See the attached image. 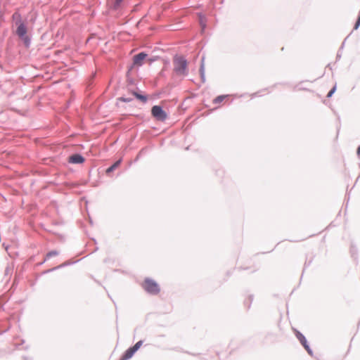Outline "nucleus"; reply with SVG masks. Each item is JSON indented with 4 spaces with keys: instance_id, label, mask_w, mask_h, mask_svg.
Listing matches in <instances>:
<instances>
[{
    "instance_id": "1",
    "label": "nucleus",
    "mask_w": 360,
    "mask_h": 360,
    "mask_svg": "<svg viewBox=\"0 0 360 360\" xmlns=\"http://www.w3.org/2000/svg\"><path fill=\"white\" fill-rule=\"evenodd\" d=\"M174 71L180 75H187V60L182 56L176 55L173 59Z\"/></svg>"
},
{
    "instance_id": "2",
    "label": "nucleus",
    "mask_w": 360,
    "mask_h": 360,
    "mask_svg": "<svg viewBox=\"0 0 360 360\" xmlns=\"http://www.w3.org/2000/svg\"><path fill=\"white\" fill-rule=\"evenodd\" d=\"M142 286L143 288L150 295H157L160 291L158 284L149 278L145 279Z\"/></svg>"
},
{
    "instance_id": "3",
    "label": "nucleus",
    "mask_w": 360,
    "mask_h": 360,
    "mask_svg": "<svg viewBox=\"0 0 360 360\" xmlns=\"http://www.w3.org/2000/svg\"><path fill=\"white\" fill-rule=\"evenodd\" d=\"M27 27L23 22H20L16 29L15 33L18 37L23 41L26 47H29L31 43L30 38L27 34Z\"/></svg>"
},
{
    "instance_id": "4",
    "label": "nucleus",
    "mask_w": 360,
    "mask_h": 360,
    "mask_svg": "<svg viewBox=\"0 0 360 360\" xmlns=\"http://www.w3.org/2000/svg\"><path fill=\"white\" fill-rule=\"evenodd\" d=\"M151 114L153 117L158 121L163 122L167 117V112L160 105H153L151 108Z\"/></svg>"
},
{
    "instance_id": "5",
    "label": "nucleus",
    "mask_w": 360,
    "mask_h": 360,
    "mask_svg": "<svg viewBox=\"0 0 360 360\" xmlns=\"http://www.w3.org/2000/svg\"><path fill=\"white\" fill-rule=\"evenodd\" d=\"M148 56L145 52H140L133 57V65L136 66H141L143 63L144 59Z\"/></svg>"
},
{
    "instance_id": "6",
    "label": "nucleus",
    "mask_w": 360,
    "mask_h": 360,
    "mask_svg": "<svg viewBox=\"0 0 360 360\" xmlns=\"http://www.w3.org/2000/svg\"><path fill=\"white\" fill-rule=\"evenodd\" d=\"M296 337L297 338V339L300 340V342H301V344L303 345V347H304V349L307 351V352L310 354V355H312V351L311 349L309 348V346L307 344V340L305 338V337L300 332L297 331L296 332Z\"/></svg>"
},
{
    "instance_id": "7",
    "label": "nucleus",
    "mask_w": 360,
    "mask_h": 360,
    "mask_svg": "<svg viewBox=\"0 0 360 360\" xmlns=\"http://www.w3.org/2000/svg\"><path fill=\"white\" fill-rule=\"evenodd\" d=\"M85 161L84 158L80 154H74L70 157L69 162L72 164H82Z\"/></svg>"
},
{
    "instance_id": "8",
    "label": "nucleus",
    "mask_w": 360,
    "mask_h": 360,
    "mask_svg": "<svg viewBox=\"0 0 360 360\" xmlns=\"http://www.w3.org/2000/svg\"><path fill=\"white\" fill-rule=\"evenodd\" d=\"M135 352L131 347H129L124 352L120 360H128L133 356Z\"/></svg>"
},
{
    "instance_id": "9",
    "label": "nucleus",
    "mask_w": 360,
    "mask_h": 360,
    "mask_svg": "<svg viewBox=\"0 0 360 360\" xmlns=\"http://www.w3.org/2000/svg\"><path fill=\"white\" fill-rule=\"evenodd\" d=\"M121 162H122V159H120V160H117L115 162H114L110 167H109L106 169V171H105L106 174H109L110 173L113 172L115 169H117L120 166Z\"/></svg>"
},
{
    "instance_id": "10",
    "label": "nucleus",
    "mask_w": 360,
    "mask_h": 360,
    "mask_svg": "<svg viewBox=\"0 0 360 360\" xmlns=\"http://www.w3.org/2000/svg\"><path fill=\"white\" fill-rule=\"evenodd\" d=\"M199 72H200L201 80L204 83L205 82L204 57H202L201 59V65L200 67Z\"/></svg>"
},
{
    "instance_id": "11",
    "label": "nucleus",
    "mask_w": 360,
    "mask_h": 360,
    "mask_svg": "<svg viewBox=\"0 0 360 360\" xmlns=\"http://www.w3.org/2000/svg\"><path fill=\"white\" fill-rule=\"evenodd\" d=\"M131 94L135 96V98L140 100L143 103H146L148 101V98L146 95L141 94L135 91H131Z\"/></svg>"
},
{
    "instance_id": "12",
    "label": "nucleus",
    "mask_w": 360,
    "mask_h": 360,
    "mask_svg": "<svg viewBox=\"0 0 360 360\" xmlns=\"http://www.w3.org/2000/svg\"><path fill=\"white\" fill-rule=\"evenodd\" d=\"M58 254H59V252L57 250H51V251L49 252L46 255V257L43 262H45L47 259H50L52 257L58 255Z\"/></svg>"
},
{
    "instance_id": "13",
    "label": "nucleus",
    "mask_w": 360,
    "mask_h": 360,
    "mask_svg": "<svg viewBox=\"0 0 360 360\" xmlns=\"http://www.w3.org/2000/svg\"><path fill=\"white\" fill-rule=\"evenodd\" d=\"M227 96H225V95H221V96H217L214 100H213V103H215V104H217V103H221L224 98L226 97Z\"/></svg>"
},
{
    "instance_id": "14",
    "label": "nucleus",
    "mask_w": 360,
    "mask_h": 360,
    "mask_svg": "<svg viewBox=\"0 0 360 360\" xmlns=\"http://www.w3.org/2000/svg\"><path fill=\"white\" fill-rule=\"evenodd\" d=\"M143 345V340L138 341L134 346L131 347L135 352H136Z\"/></svg>"
},
{
    "instance_id": "15",
    "label": "nucleus",
    "mask_w": 360,
    "mask_h": 360,
    "mask_svg": "<svg viewBox=\"0 0 360 360\" xmlns=\"http://www.w3.org/2000/svg\"><path fill=\"white\" fill-rule=\"evenodd\" d=\"M118 100L124 103H129L133 101V98L131 97H120L118 98Z\"/></svg>"
},
{
    "instance_id": "16",
    "label": "nucleus",
    "mask_w": 360,
    "mask_h": 360,
    "mask_svg": "<svg viewBox=\"0 0 360 360\" xmlns=\"http://www.w3.org/2000/svg\"><path fill=\"white\" fill-rule=\"evenodd\" d=\"M253 300V296L250 295L247 300L245 301V304L247 306L248 308L250 307L251 303Z\"/></svg>"
},
{
    "instance_id": "17",
    "label": "nucleus",
    "mask_w": 360,
    "mask_h": 360,
    "mask_svg": "<svg viewBox=\"0 0 360 360\" xmlns=\"http://www.w3.org/2000/svg\"><path fill=\"white\" fill-rule=\"evenodd\" d=\"M122 1L123 0H115L112 6L113 9H117L120 7V4L122 3Z\"/></svg>"
},
{
    "instance_id": "18",
    "label": "nucleus",
    "mask_w": 360,
    "mask_h": 360,
    "mask_svg": "<svg viewBox=\"0 0 360 360\" xmlns=\"http://www.w3.org/2000/svg\"><path fill=\"white\" fill-rule=\"evenodd\" d=\"M66 265H67V264H66L65 263L62 264H60V265H59V266H56V267H53V268H52V269H50L47 270L46 272H51V271H55V270L58 269H60V268H61V267H63V266H66Z\"/></svg>"
},
{
    "instance_id": "19",
    "label": "nucleus",
    "mask_w": 360,
    "mask_h": 360,
    "mask_svg": "<svg viewBox=\"0 0 360 360\" xmlns=\"http://www.w3.org/2000/svg\"><path fill=\"white\" fill-rule=\"evenodd\" d=\"M335 90H336V86H334L333 87V89H332L329 92H328V95H327V97H328V98L331 97V96H332V95L335 93Z\"/></svg>"
},
{
    "instance_id": "20",
    "label": "nucleus",
    "mask_w": 360,
    "mask_h": 360,
    "mask_svg": "<svg viewBox=\"0 0 360 360\" xmlns=\"http://www.w3.org/2000/svg\"><path fill=\"white\" fill-rule=\"evenodd\" d=\"M357 154H358L359 156H360V146L357 148Z\"/></svg>"
},
{
    "instance_id": "21",
    "label": "nucleus",
    "mask_w": 360,
    "mask_h": 360,
    "mask_svg": "<svg viewBox=\"0 0 360 360\" xmlns=\"http://www.w3.org/2000/svg\"><path fill=\"white\" fill-rule=\"evenodd\" d=\"M202 29H204L205 27V24L202 25Z\"/></svg>"
},
{
    "instance_id": "22",
    "label": "nucleus",
    "mask_w": 360,
    "mask_h": 360,
    "mask_svg": "<svg viewBox=\"0 0 360 360\" xmlns=\"http://www.w3.org/2000/svg\"><path fill=\"white\" fill-rule=\"evenodd\" d=\"M25 360H28L27 357H23Z\"/></svg>"
}]
</instances>
